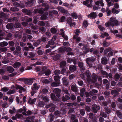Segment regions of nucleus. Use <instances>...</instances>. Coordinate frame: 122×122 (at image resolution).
Returning a JSON list of instances; mask_svg holds the SVG:
<instances>
[{
    "mask_svg": "<svg viewBox=\"0 0 122 122\" xmlns=\"http://www.w3.org/2000/svg\"><path fill=\"white\" fill-rule=\"evenodd\" d=\"M110 21L105 24L106 26L109 27L110 26H113L114 25L117 26L118 25V22L114 17H112L110 19Z\"/></svg>",
    "mask_w": 122,
    "mask_h": 122,
    "instance_id": "nucleus-1",
    "label": "nucleus"
},
{
    "mask_svg": "<svg viewBox=\"0 0 122 122\" xmlns=\"http://www.w3.org/2000/svg\"><path fill=\"white\" fill-rule=\"evenodd\" d=\"M95 60V58L92 57L86 58L85 61L86 63V66H88L89 68L92 67V63Z\"/></svg>",
    "mask_w": 122,
    "mask_h": 122,
    "instance_id": "nucleus-2",
    "label": "nucleus"
},
{
    "mask_svg": "<svg viewBox=\"0 0 122 122\" xmlns=\"http://www.w3.org/2000/svg\"><path fill=\"white\" fill-rule=\"evenodd\" d=\"M39 87L38 86L36 83H35L33 85V86L31 88L32 91L31 93L32 95H33L38 90Z\"/></svg>",
    "mask_w": 122,
    "mask_h": 122,
    "instance_id": "nucleus-3",
    "label": "nucleus"
},
{
    "mask_svg": "<svg viewBox=\"0 0 122 122\" xmlns=\"http://www.w3.org/2000/svg\"><path fill=\"white\" fill-rule=\"evenodd\" d=\"M93 2V0H86L83 2V4L84 5H86L87 7H92L93 5L92 3Z\"/></svg>",
    "mask_w": 122,
    "mask_h": 122,
    "instance_id": "nucleus-4",
    "label": "nucleus"
},
{
    "mask_svg": "<svg viewBox=\"0 0 122 122\" xmlns=\"http://www.w3.org/2000/svg\"><path fill=\"white\" fill-rule=\"evenodd\" d=\"M51 100L55 102H58L60 101V99L56 97L55 94L53 93H51Z\"/></svg>",
    "mask_w": 122,
    "mask_h": 122,
    "instance_id": "nucleus-5",
    "label": "nucleus"
},
{
    "mask_svg": "<svg viewBox=\"0 0 122 122\" xmlns=\"http://www.w3.org/2000/svg\"><path fill=\"white\" fill-rule=\"evenodd\" d=\"M15 89L16 90L19 89L18 92L20 93H22L23 91L25 92L26 91V89L22 86L17 84L15 85Z\"/></svg>",
    "mask_w": 122,
    "mask_h": 122,
    "instance_id": "nucleus-6",
    "label": "nucleus"
},
{
    "mask_svg": "<svg viewBox=\"0 0 122 122\" xmlns=\"http://www.w3.org/2000/svg\"><path fill=\"white\" fill-rule=\"evenodd\" d=\"M92 109L94 113H96L100 109L99 106H97L96 104H94L92 105Z\"/></svg>",
    "mask_w": 122,
    "mask_h": 122,
    "instance_id": "nucleus-7",
    "label": "nucleus"
},
{
    "mask_svg": "<svg viewBox=\"0 0 122 122\" xmlns=\"http://www.w3.org/2000/svg\"><path fill=\"white\" fill-rule=\"evenodd\" d=\"M66 22L70 25L71 27H72L74 25H75V22H72V19L71 18L68 17L66 20Z\"/></svg>",
    "mask_w": 122,
    "mask_h": 122,
    "instance_id": "nucleus-8",
    "label": "nucleus"
},
{
    "mask_svg": "<svg viewBox=\"0 0 122 122\" xmlns=\"http://www.w3.org/2000/svg\"><path fill=\"white\" fill-rule=\"evenodd\" d=\"M58 98H59L60 96L61 93V90L59 89H55L53 91Z\"/></svg>",
    "mask_w": 122,
    "mask_h": 122,
    "instance_id": "nucleus-9",
    "label": "nucleus"
},
{
    "mask_svg": "<svg viewBox=\"0 0 122 122\" xmlns=\"http://www.w3.org/2000/svg\"><path fill=\"white\" fill-rule=\"evenodd\" d=\"M51 73V72L50 69H48L46 70L44 68H43L42 69V72L41 73V74H45L46 75L48 76Z\"/></svg>",
    "mask_w": 122,
    "mask_h": 122,
    "instance_id": "nucleus-10",
    "label": "nucleus"
},
{
    "mask_svg": "<svg viewBox=\"0 0 122 122\" xmlns=\"http://www.w3.org/2000/svg\"><path fill=\"white\" fill-rule=\"evenodd\" d=\"M24 82L26 85H31L33 83V80L31 79L25 78Z\"/></svg>",
    "mask_w": 122,
    "mask_h": 122,
    "instance_id": "nucleus-11",
    "label": "nucleus"
},
{
    "mask_svg": "<svg viewBox=\"0 0 122 122\" xmlns=\"http://www.w3.org/2000/svg\"><path fill=\"white\" fill-rule=\"evenodd\" d=\"M78 66L80 68L82 71H84L85 70V67L84 65V63L82 62H79L78 63Z\"/></svg>",
    "mask_w": 122,
    "mask_h": 122,
    "instance_id": "nucleus-12",
    "label": "nucleus"
},
{
    "mask_svg": "<svg viewBox=\"0 0 122 122\" xmlns=\"http://www.w3.org/2000/svg\"><path fill=\"white\" fill-rule=\"evenodd\" d=\"M71 49L69 47H61L59 50L60 51L63 52H64L66 51L69 52L71 51Z\"/></svg>",
    "mask_w": 122,
    "mask_h": 122,
    "instance_id": "nucleus-13",
    "label": "nucleus"
},
{
    "mask_svg": "<svg viewBox=\"0 0 122 122\" xmlns=\"http://www.w3.org/2000/svg\"><path fill=\"white\" fill-rule=\"evenodd\" d=\"M97 15L96 12H92L88 15L87 16L88 17L91 19H95L97 17Z\"/></svg>",
    "mask_w": 122,
    "mask_h": 122,
    "instance_id": "nucleus-14",
    "label": "nucleus"
},
{
    "mask_svg": "<svg viewBox=\"0 0 122 122\" xmlns=\"http://www.w3.org/2000/svg\"><path fill=\"white\" fill-rule=\"evenodd\" d=\"M62 83L63 85L65 86H67L68 85L69 81L66 77H64L62 78Z\"/></svg>",
    "mask_w": 122,
    "mask_h": 122,
    "instance_id": "nucleus-15",
    "label": "nucleus"
},
{
    "mask_svg": "<svg viewBox=\"0 0 122 122\" xmlns=\"http://www.w3.org/2000/svg\"><path fill=\"white\" fill-rule=\"evenodd\" d=\"M89 48L88 47L87 45L83 44L82 49L83 50H84L83 52L85 54H86L89 52Z\"/></svg>",
    "mask_w": 122,
    "mask_h": 122,
    "instance_id": "nucleus-16",
    "label": "nucleus"
},
{
    "mask_svg": "<svg viewBox=\"0 0 122 122\" xmlns=\"http://www.w3.org/2000/svg\"><path fill=\"white\" fill-rule=\"evenodd\" d=\"M108 60L105 56L102 57L101 59V63L104 65H106L107 64Z\"/></svg>",
    "mask_w": 122,
    "mask_h": 122,
    "instance_id": "nucleus-17",
    "label": "nucleus"
},
{
    "mask_svg": "<svg viewBox=\"0 0 122 122\" xmlns=\"http://www.w3.org/2000/svg\"><path fill=\"white\" fill-rule=\"evenodd\" d=\"M70 96L66 95L65 94L64 96L62 97V100L63 102H68L70 99Z\"/></svg>",
    "mask_w": 122,
    "mask_h": 122,
    "instance_id": "nucleus-18",
    "label": "nucleus"
},
{
    "mask_svg": "<svg viewBox=\"0 0 122 122\" xmlns=\"http://www.w3.org/2000/svg\"><path fill=\"white\" fill-rule=\"evenodd\" d=\"M34 3V1L32 0L26 2L25 3V4L27 7H29L31 6Z\"/></svg>",
    "mask_w": 122,
    "mask_h": 122,
    "instance_id": "nucleus-19",
    "label": "nucleus"
},
{
    "mask_svg": "<svg viewBox=\"0 0 122 122\" xmlns=\"http://www.w3.org/2000/svg\"><path fill=\"white\" fill-rule=\"evenodd\" d=\"M21 20L23 21H27V22L29 24H30L29 22H31L32 21V19L31 18H29L27 19V17H23L21 18Z\"/></svg>",
    "mask_w": 122,
    "mask_h": 122,
    "instance_id": "nucleus-20",
    "label": "nucleus"
},
{
    "mask_svg": "<svg viewBox=\"0 0 122 122\" xmlns=\"http://www.w3.org/2000/svg\"><path fill=\"white\" fill-rule=\"evenodd\" d=\"M33 12L34 13L36 14L39 13L40 14H41L43 13L44 11L41 9H35L34 10Z\"/></svg>",
    "mask_w": 122,
    "mask_h": 122,
    "instance_id": "nucleus-21",
    "label": "nucleus"
},
{
    "mask_svg": "<svg viewBox=\"0 0 122 122\" xmlns=\"http://www.w3.org/2000/svg\"><path fill=\"white\" fill-rule=\"evenodd\" d=\"M55 43L54 41L52 40L49 41L47 44L45 46L46 48H47L50 46H51L53 45Z\"/></svg>",
    "mask_w": 122,
    "mask_h": 122,
    "instance_id": "nucleus-22",
    "label": "nucleus"
},
{
    "mask_svg": "<svg viewBox=\"0 0 122 122\" xmlns=\"http://www.w3.org/2000/svg\"><path fill=\"white\" fill-rule=\"evenodd\" d=\"M6 28L11 31L12 30L14 29V25L11 23L8 24L6 26Z\"/></svg>",
    "mask_w": 122,
    "mask_h": 122,
    "instance_id": "nucleus-23",
    "label": "nucleus"
},
{
    "mask_svg": "<svg viewBox=\"0 0 122 122\" xmlns=\"http://www.w3.org/2000/svg\"><path fill=\"white\" fill-rule=\"evenodd\" d=\"M12 34L9 33L7 32L5 34V36H6L5 39L6 40H9L12 37Z\"/></svg>",
    "mask_w": 122,
    "mask_h": 122,
    "instance_id": "nucleus-24",
    "label": "nucleus"
},
{
    "mask_svg": "<svg viewBox=\"0 0 122 122\" xmlns=\"http://www.w3.org/2000/svg\"><path fill=\"white\" fill-rule=\"evenodd\" d=\"M69 68L70 71L71 72L74 71L76 69V66L75 65H70Z\"/></svg>",
    "mask_w": 122,
    "mask_h": 122,
    "instance_id": "nucleus-25",
    "label": "nucleus"
},
{
    "mask_svg": "<svg viewBox=\"0 0 122 122\" xmlns=\"http://www.w3.org/2000/svg\"><path fill=\"white\" fill-rule=\"evenodd\" d=\"M104 110L105 112L107 114H109L111 112L110 108L107 106L105 107Z\"/></svg>",
    "mask_w": 122,
    "mask_h": 122,
    "instance_id": "nucleus-26",
    "label": "nucleus"
},
{
    "mask_svg": "<svg viewBox=\"0 0 122 122\" xmlns=\"http://www.w3.org/2000/svg\"><path fill=\"white\" fill-rule=\"evenodd\" d=\"M42 14H43L42 15L41 17V20H44L48 18V14L47 13H43Z\"/></svg>",
    "mask_w": 122,
    "mask_h": 122,
    "instance_id": "nucleus-27",
    "label": "nucleus"
},
{
    "mask_svg": "<svg viewBox=\"0 0 122 122\" xmlns=\"http://www.w3.org/2000/svg\"><path fill=\"white\" fill-rule=\"evenodd\" d=\"M71 89L72 91L75 92H77V88L76 85H72L71 86Z\"/></svg>",
    "mask_w": 122,
    "mask_h": 122,
    "instance_id": "nucleus-28",
    "label": "nucleus"
},
{
    "mask_svg": "<svg viewBox=\"0 0 122 122\" xmlns=\"http://www.w3.org/2000/svg\"><path fill=\"white\" fill-rule=\"evenodd\" d=\"M111 94L112 95H114L113 96L114 97H115L117 96L118 95V91L116 90H112L111 92Z\"/></svg>",
    "mask_w": 122,
    "mask_h": 122,
    "instance_id": "nucleus-29",
    "label": "nucleus"
},
{
    "mask_svg": "<svg viewBox=\"0 0 122 122\" xmlns=\"http://www.w3.org/2000/svg\"><path fill=\"white\" fill-rule=\"evenodd\" d=\"M22 12L25 13L27 15H30L31 14V13L30 10L26 9H24L22 10Z\"/></svg>",
    "mask_w": 122,
    "mask_h": 122,
    "instance_id": "nucleus-30",
    "label": "nucleus"
},
{
    "mask_svg": "<svg viewBox=\"0 0 122 122\" xmlns=\"http://www.w3.org/2000/svg\"><path fill=\"white\" fill-rule=\"evenodd\" d=\"M7 70L9 73H11L13 72L14 70L13 67L11 66H7L6 68Z\"/></svg>",
    "mask_w": 122,
    "mask_h": 122,
    "instance_id": "nucleus-31",
    "label": "nucleus"
},
{
    "mask_svg": "<svg viewBox=\"0 0 122 122\" xmlns=\"http://www.w3.org/2000/svg\"><path fill=\"white\" fill-rule=\"evenodd\" d=\"M112 50L111 48L110 47L108 48H106L104 50V53L105 56H107V53L110 51Z\"/></svg>",
    "mask_w": 122,
    "mask_h": 122,
    "instance_id": "nucleus-32",
    "label": "nucleus"
},
{
    "mask_svg": "<svg viewBox=\"0 0 122 122\" xmlns=\"http://www.w3.org/2000/svg\"><path fill=\"white\" fill-rule=\"evenodd\" d=\"M36 99L35 98H34L32 99L31 98H30L28 101V103L31 104H33L35 103L36 102Z\"/></svg>",
    "mask_w": 122,
    "mask_h": 122,
    "instance_id": "nucleus-33",
    "label": "nucleus"
},
{
    "mask_svg": "<svg viewBox=\"0 0 122 122\" xmlns=\"http://www.w3.org/2000/svg\"><path fill=\"white\" fill-rule=\"evenodd\" d=\"M60 77L59 75H56L54 76V78L55 81L56 82H60Z\"/></svg>",
    "mask_w": 122,
    "mask_h": 122,
    "instance_id": "nucleus-34",
    "label": "nucleus"
},
{
    "mask_svg": "<svg viewBox=\"0 0 122 122\" xmlns=\"http://www.w3.org/2000/svg\"><path fill=\"white\" fill-rule=\"evenodd\" d=\"M60 84V82H53L51 84L52 87H56L58 86Z\"/></svg>",
    "mask_w": 122,
    "mask_h": 122,
    "instance_id": "nucleus-35",
    "label": "nucleus"
},
{
    "mask_svg": "<svg viewBox=\"0 0 122 122\" xmlns=\"http://www.w3.org/2000/svg\"><path fill=\"white\" fill-rule=\"evenodd\" d=\"M55 106L53 103H48L46 105L45 107L46 108H48L50 107H54Z\"/></svg>",
    "mask_w": 122,
    "mask_h": 122,
    "instance_id": "nucleus-36",
    "label": "nucleus"
},
{
    "mask_svg": "<svg viewBox=\"0 0 122 122\" xmlns=\"http://www.w3.org/2000/svg\"><path fill=\"white\" fill-rule=\"evenodd\" d=\"M66 65V62L65 61H62L61 62L60 64V67L63 68H64L65 66Z\"/></svg>",
    "mask_w": 122,
    "mask_h": 122,
    "instance_id": "nucleus-37",
    "label": "nucleus"
},
{
    "mask_svg": "<svg viewBox=\"0 0 122 122\" xmlns=\"http://www.w3.org/2000/svg\"><path fill=\"white\" fill-rule=\"evenodd\" d=\"M21 64L19 62H15L13 65V67L14 68H17L20 66Z\"/></svg>",
    "mask_w": 122,
    "mask_h": 122,
    "instance_id": "nucleus-38",
    "label": "nucleus"
},
{
    "mask_svg": "<svg viewBox=\"0 0 122 122\" xmlns=\"http://www.w3.org/2000/svg\"><path fill=\"white\" fill-rule=\"evenodd\" d=\"M60 57V56L59 54H57L55 55L53 57V60L55 61L58 60Z\"/></svg>",
    "mask_w": 122,
    "mask_h": 122,
    "instance_id": "nucleus-39",
    "label": "nucleus"
},
{
    "mask_svg": "<svg viewBox=\"0 0 122 122\" xmlns=\"http://www.w3.org/2000/svg\"><path fill=\"white\" fill-rule=\"evenodd\" d=\"M120 78V75L117 73H116L115 75L114 76V78L116 81H117Z\"/></svg>",
    "mask_w": 122,
    "mask_h": 122,
    "instance_id": "nucleus-40",
    "label": "nucleus"
},
{
    "mask_svg": "<svg viewBox=\"0 0 122 122\" xmlns=\"http://www.w3.org/2000/svg\"><path fill=\"white\" fill-rule=\"evenodd\" d=\"M8 43L6 41H3L0 43V46L1 47H4L7 46Z\"/></svg>",
    "mask_w": 122,
    "mask_h": 122,
    "instance_id": "nucleus-41",
    "label": "nucleus"
},
{
    "mask_svg": "<svg viewBox=\"0 0 122 122\" xmlns=\"http://www.w3.org/2000/svg\"><path fill=\"white\" fill-rule=\"evenodd\" d=\"M62 92L63 93V95H64V94H66V95L70 96V94L68 92V90L67 89H63L62 90Z\"/></svg>",
    "mask_w": 122,
    "mask_h": 122,
    "instance_id": "nucleus-42",
    "label": "nucleus"
},
{
    "mask_svg": "<svg viewBox=\"0 0 122 122\" xmlns=\"http://www.w3.org/2000/svg\"><path fill=\"white\" fill-rule=\"evenodd\" d=\"M106 12H107V16H109L111 14V10L109 9L108 7H107L106 8Z\"/></svg>",
    "mask_w": 122,
    "mask_h": 122,
    "instance_id": "nucleus-43",
    "label": "nucleus"
},
{
    "mask_svg": "<svg viewBox=\"0 0 122 122\" xmlns=\"http://www.w3.org/2000/svg\"><path fill=\"white\" fill-rule=\"evenodd\" d=\"M49 117L50 119V122H52L53 121L54 118V115L52 114H50L49 116Z\"/></svg>",
    "mask_w": 122,
    "mask_h": 122,
    "instance_id": "nucleus-44",
    "label": "nucleus"
},
{
    "mask_svg": "<svg viewBox=\"0 0 122 122\" xmlns=\"http://www.w3.org/2000/svg\"><path fill=\"white\" fill-rule=\"evenodd\" d=\"M41 43V41L39 40L35 42L33 44V45L34 46L36 47L38 46Z\"/></svg>",
    "mask_w": 122,
    "mask_h": 122,
    "instance_id": "nucleus-45",
    "label": "nucleus"
},
{
    "mask_svg": "<svg viewBox=\"0 0 122 122\" xmlns=\"http://www.w3.org/2000/svg\"><path fill=\"white\" fill-rule=\"evenodd\" d=\"M83 24L84 27L85 28L87 27L88 25V23L87 20H84Z\"/></svg>",
    "mask_w": 122,
    "mask_h": 122,
    "instance_id": "nucleus-46",
    "label": "nucleus"
},
{
    "mask_svg": "<svg viewBox=\"0 0 122 122\" xmlns=\"http://www.w3.org/2000/svg\"><path fill=\"white\" fill-rule=\"evenodd\" d=\"M70 100L74 101L76 99V96L72 94H71L70 96Z\"/></svg>",
    "mask_w": 122,
    "mask_h": 122,
    "instance_id": "nucleus-47",
    "label": "nucleus"
},
{
    "mask_svg": "<svg viewBox=\"0 0 122 122\" xmlns=\"http://www.w3.org/2000/svg\"><path fill=\"white\" fill-rule=\"evenodd\" d=\"M117 116L118 117H119L121 119L122 118V116L121 113V112L118 111H117L116 112Z\"/></svg>",
    "mask_w": 122,
    "mask_h": 122,
    "instance_id": "nucleus-48",
    "label": "nucleus"
},
{
    "mask_svg": "<svg viewBox=\"0 0 122 122\" xmlns=\"http://www.w3.org/2000/svg\"><path fill=\"white\" fill-rule=\"evenodd\" d=\"M107 32H104L102 33L101 35V36L100 37L101 38H104L105 36H109Z\"/></svg>",
    "mask_w": 122,
    "mask_h": 122,
    "instance_id": "nucleus-49",
    "label": "nucleus"
},
{
    "mask_svg": "<svg viewBox=\"0 0 122 122\" xmlns=\"http://www.w3.org/2000/svg\"><path fill=\"white\" fill-rule=\"evenodd\" d=\"M10 10L13 11H19V9L16 7H12L10 8Z\"/></svg>",
    "mask_w": 122,
    "mask_h": 122,
    "instance_id": "nucleus-50",
    "label": "nucleus"
},
{
    "mask_svg": "<svg viewBox=\"0 0 122 122\" xmlns=\"http://www.w3.org/2000/svg\"><path fill=\"white\" fill-rule=\"evenodd\" d=\"M61 73V71L59 70H56L54 71V73L56 75H58L60 74Z\"/></svg>",
    "mask_w": 122,
    "mask_h": 122,
    "instance_id": "nucleus-51",
    "label": "nucleus"
},
{
    "mask_svg": "<svg viewBox=\"0 0 122 122\" xmlns=\"http://www.w3.org/2000/svg\"><path fill=\"white\" fill-rule=\"evenodd\" d=\"M29 55L30 56H28L29 58H33L35 56V55L33 52H30L29 54Z\"/></svg>",
    "mask_w": 122,
    "mask_h": 122,
    "instance_id": "nucleus-52",
    "label": "nucleus"
},
{
    "mask_svg": "<svg viewBox=\"0 0 122 122\" xmlns=\"http://www.w3.org/2000/svg\"><path fill=\"white\" fill-rule=\"evenodd\" d=\"M43 100L45 102H47L49 101V98L47 97L44 96L43 97Z\"/></svg>",
    "mask_w": 122,
    "mask_h": 122,
    "instance_id": "nucleus-53",
    "label": "nucleus"
},
{
    "mask_svg": "<svg viewBox=\"0 0 122 122\" xmlns=\"http://www.w3.org/2000/svg\"><path fill=\"white\" fill-rule=\"evenodd\" d=\"M44 105V103L43 101L39 102L37 104V106L39 107H43Z\"/></svg>",
    "mask_w": 122,
    "mask_h": 122,
    "instance_id": "nucleus-54",
    "label": "nucleus"
},
{
    "mask_svg": "<svg viewBox=\"0 0 122 122\" xmlns=\"http://www.w3.org/2000/svg\"><path fill=\"white\" fill-rule=\"evenodd\" d=\"M51 32L52 33H55L57 32V30L55 28H52L51 29Z\"/></svg>",
    "mask_w": 122,
    "mask_h": 122,
    "instance_id": "nucleus-55",
    "label": "nucleus"
},
{
    "mask_svg": "<svg viewBox=\"0 0 122 122\" xmlns=\"http://www.w3.org/2000/svg\"><path fill=\"white\" fill-rule=\"evenodd\" d=\"M71 16L73 18H74L76 19L77 18L78 16L77 14L75 13H73L71 15Z\"/></svg>",
    "mask_w": 122,
    "mask_h": 122,
    "instance_id": "nucleus-56",
    "label": "nucleus"
},
{
    "mask_svg": "<svg viewBox=\"0 0 122 122\" xmlns=\"http://www.w3.org/2000/svg\"><path fill=\"white\" fill-rule=\"evenodd\" d=\"M48 89L46 88H44L42 90L41 92L43 94H46L48 92Z\"/></svg>",
    "mask_w": 122,
    "mask_h": 122,
    "instance_id": "nucleus-57",
    "label": "nucleus"
},
{
    "mask_svg": "<svg viewBox=\"0 0 122 122\" xmlns=\"http://www.w3.org/2000/svg\"><path fill=\"white\" fill-rule=\"evenodd\" d=\"M103 46L104 47H107L109 46V44L108 45V43L106 41H104L103 43Z\"/></svg>",
    "mask_w": 122,
    "mask_h": 122,
    "instance_id": "nucleus-58",
    "label": "nucleus"
},
{
    "mask_svg": "<svg viewBox=\"0 0 122 122\" xmlns=\"http://www.w3.org/2000/svg\"><path fill=\"white\" fill-rule=\"evenodd\" d=\"M51 50L49 48L47 49L45 51V54L46 55L49 54V53L51 52Z\"/></svg>",
    "mask_w": 122,
    "mask_h": 122,
    "instance_id": "nucleus-59",
    "label": "nucleus"
},
{
    "mask_svg": "<svg viewBox=\"0 0 122 122\" xmlns=\"http://www.w3.org/2000/svg\"><path fill=\"white\" fill-rule=\"evenodd\" d=\"M39 40L41 41H41L45 42L46 41L47 39L46 37H42L41 39Z\"/></svg>",
    "mask_w": 122,
    "mask_h": 122,
    "instance_id": "nucleus-60",
    "label": "nucleus"
},
{
    "mask_svg": "<svg viewBox=\"0 0 122 122\" xmlns=\"http://www.w3.org/2000/svg\"><path fill=\"white\" fill-rule=\"evenodd\" d=\"M8 44L9 46H12L15 45L14 42L12 41H10L8 42Z\"/></svg>",
    "mask_w": 122,
    "mask_h": 122,
    "instance_id": "nucleus-61",
    "label": "nucleus"
},
{
    "mask_svg": "<svg viewBox=\"0 0 122 122\" xmlns=\"http://www.w3.org/2000/svg\"><path fill=\"white\" fill-rule=\"evenodd\" d=\"M15 92V90L13 89L12 90H10L9 91L7 92V94H8L10 95L14 93Z\"/></svg>",
    "mask_w": 122,
    "mask_h": 122,
    "instance_id": "nucleus-62",
    "label": "nucleus"
},
{
    "mask_svg": "<svg viewBox=\"0 0 122 122\" xmlns=\"http://www.w3.org/2000/svg\"><path fill=\"white\" fill-rule=\"evenodd\" d=\"M38 24L41 26H44L45 25V24L43 21H40L38 22Z\"/></svg>",
    "mask_w": 122,
    "mask_h": 122,
    "instance_id": "nucleus-63",
    "label": "nucleus"
},
{
    "mask_svg": "<svg viewBox=\"0 0 122 122\" xmlns=\"http://www.w3.org/2000/svg\"><path fill=\"white\" fill-rule=\"evenodd\" d=\"M85 75L88 78H90L91 77V74L89 71H86L85 72Z\"/></svg>",
    "mask_w": 122,
    "mask_h": 122,
    "instance_id": "nucleus-64",
    "label": "nucleus"
}]
</instances>
